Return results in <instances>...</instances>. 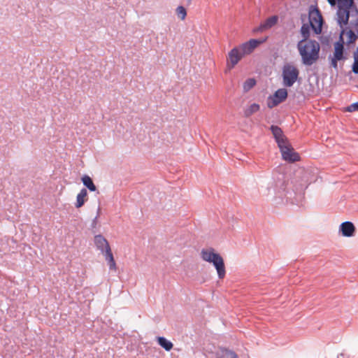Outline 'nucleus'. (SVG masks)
<instances>
[{
    "mask_svg": "<svg viewBox=\"0 0 358 358\" xmlns=\"http://www.w3.org/2000/svg\"><path fill=\"white\" fill-rule=\"evenodd\" d=\"M297 49L302 63L306 66L313 65L319 59L320 46L315 40L300 41L297 43Z\"/></svg>",
    "mask_w": 358,
    "mask_h": 358,
    "instance_id": "nucleus-1",
    "label": "nucleus"
},
{
    "mask_svg": "<svg viewBox=\"0 0 358 358\" xmlns=\"http://www.w3.org/2000/svg\"><path fill=\"white\" fill-rule=\"evenodd\" d=\"M286 182L282 174L278 173L268 182L266 187H262L261 194L264 196L271 197L273 200L283 199L286 195Z\"/></svg>",
    "mask_w": 358,
    "mask_h": 358,
    "instance_id": "nucleus-2",
    "label": "nucleus"
},
{
    "mask_svg": "<svg viewBox=\"0 0 358 358\" xmlns=\"http://www.w3.org/2000/svg\"><path fill=\"white\" fill-rule=\"evenodd\" d=\"M201 257L203 261L211 263L214 266L219 279H223L225 277L226 269L224 259L219 253L215 252L213 248L202 249Z\"/></svg>",
    "mask_w": 358,
    "mask_h": 358,
    "instance_id": "nucleus-3",
    "label": "nucleus"
},
{
    "mask_svg": "<svg viewBox=\"0 0 358 358\" xmlns=\"http://www.w3.org/2000/svg\"><path fill=\"white\" fill-rule=\"evenodd\" d=\"M94 244L98 250L104 255L108 262L110 270L116 269V264L114 260L110 247L107 240L101 234L94 236Z\"/></svg>",
    "mask_w": 358,
    "mask_h": 358,
    "instance_id": "nucleus-4",
    "label": "nucleus"
},
{
    "mask_svg": "<svg viewBox=\"0 0 358 358\" xmlns=\"http://www.w3.org/2000/svg\"><path fill=\"white\" fill-rule=\"evenodd\" d=\"M299 71L298 69L292 64H287L284 65L282 71L283 85L285 87H292L297 80Z\"/></svg>",
    "mask_w": 358,
    "mask_h": 358,
    "instance_id": "nucleus-5",
    "label": "nucleus"
},
{
    "mask_svg": "<svg viewBox=\"0 0 358 358\" xmlns=\"http://www.w3.org/2000/svg\"><path fill=\"white\" fill-rule=\"evenodd\" d=\"M322 16L320 10L316 8H310L309 10V23L310 26L316 34L322 32Z\"/></svg>",
    "mask_w": 358,
    "mask_h": 358,
    "instance_id": "nucleus-6",
    "label": "nucleus"
},
{
    "mask_svg": "<svg viewBox=\"0 0 358 358\" xmlns=\"http://www.w3.org/2000/svg\"><path fill=\"white\" fill-rule=\"evenodd\" d=\"M284 160L289 162H295L300 159L299 154L294 152L290 143L287 141L278 146Z\"/></svg>",
    "mask_w": 358,
    "mask_h": 358,
    "instance_id": "nucleus-7",
    "label": "nucleus"
},
{
    "mask_svg": "<svg viewBox=\"0 0 358 358\" xmlns=\"http://www.w3.org/2000/svg\"><path fill=\"white\" fill-rule=\"evenodd\" d=\"M343 31H342L339 39L334 43V56L332 57L336 58L339 60H345L346 57L344 56V40L343 38L342 34Z\"/></svg>",
    "mask_w": 358,
    "mask_h": 358,
    "instance_id": "nucleus-8",
    "label": "nucleus"
},
{
    "mask_svg": "<svg viewBox=\"0 0 358 358\" xmlns=\"http://www.w3.org/2000/svg\"><path fill=\"white\" fill-rule=\"evenodd\" d=\"M243 56L237 48H234L228 54V66L229 69L234 68Z\"/></svg>",
    "mask_w": 358,
    "mask_h": 358,
    "instance_id": "nucleus-9",
    "label": "nucleus"
},
{
    "mask_svg": "<svg viewBox=\"0 0 358 358\" xmlns=\"http://www.w3.org/2000/svg\"><path fill=\"white\" fill-rule=\"evenodd\" d=\"M278 20L277 15H273L267 18L264 22H262L260 25L254 29L255 31H263L264 30L269 29L275 26Z\"/></svg>",
    "mask_w": 358,
    "mask_h": 358,
    "instance_id": "nucleus-10",
    "label": "nucleus"
},
{
    "mask_svg": "<svg viewBox=\"0 0 358 358\" xmlns=\"http://www.w3.org/2000/svg\"><path fill=\"white\" fill-rule=\"evenodd\" d=\"M271 131L275 138L278 146L288 141L287 138L283 134L282 129L278 126L272 125L271 127Z\"/></svg>",
    "mask_w": 358,
    "mask_h": 358,
    "instance_id": "nucleus-11",
    "label": "nucleus"
},
{
    "mask_svg": "<svg viewBox=\"0 0 358 358\" xmlns=\"http://www.w3.org/2000/svg\"><path fill=\"white\" fill-rule=\"evenodd\" d=\"M355 227L352 222L346 221L340 225V231L345 237H351L354 235Z\"/></svg>",
    "mask_w": 358,
    "mask_h": 358,
    "instance_id": "nucleus-12",
    "label": "nucleus"
},
{
    "mask_svg": "<svg viewBox=\"0 0 358 358\" xmlns=\"http://www.w3.org/2000/svg\"><path fill=\"white\" fill-rule=\"evenodd\" d=\"M336 15L338 23L341 26L342 24H346L350 17V9L338 7Z\"/></svg>",
    "mask_w": 358,
    "mask_h": 358,
    "instance_id": "nucleus-13",
    "label": "nucleus"
},
{
    "mask_svg": "<svg viewBox=\"0 0 358 358\" xmlns=\"http://www.w3.org/2000/svg\"><path fill=\"white\" fill-rule=\"evenodd\" d=\"M87 195V191L86 189L83 188L78 194L76 197V203L75 204L76 208H80L85 203V198Z\"/></svg>",
    "mask_w": 358,
    "mask_h": 358,
    "instance_id": "nucleus-14",
    "label": "nucleus"
},
{
    "mask_svg": "<svg viewBox=\"0 0 358 358\" xmlns=\"http://www.w3.org/2000/svg\"><path fill=\"white\" fill-rule=\"evenodd\" d=\"M259 109H260L259 104L254 103L250 105L249 106H248L244 110V116L245 117H249L252 114H254V113H257V111H259Z\"/></svg>",
    "mask_w": 358,
    "mask_h": 358,
    "instance_id": "nucleus-15",
    "label": "nucleus"
},
{
    "mask_svg": "<svg viewBox=\"0 0 358 358\" xmlns=\"http://www.w3.org/2000/svg\"><path fill=\"white\" fill-rule=\"evenodd\" d=\"M82 182L83 185L91 192H95L96 190V187L95 185L94 184L92 178L87 175H85L82 178Z\"/></svg>",
    "mask_w": 358,
    "mask_h": 358,
    "instance_id": "nucleus-16",
    "label": "nucleus"
},
{
    "mask_svg": "<svg viewBox=\"0 0 358 358\" xmlns=\"http://www.w3.org/2000/svg\"><path fill=\"white\" fill-rule=\"evenodd\" d=\"M158 344L166 351H170L173 348V343L163 336L157 338Z\"/></svg>",
    "mask_w": 358,
    "mask_h": 358,
    "instance_id": "nucleus-17",
    "label": "nucleus"
},
{
    "mask_svg": "<svg viewBox=\"0 0 358 358\" xmlns=\"http://www.w3.org/2000/svg\"><path fill=\"white\" fill-rule=\"evenodd\" d=\"M273 95L275 99H277V100L282 103L287 97V91L285 88H280L276 90Z\"/></svg>",
    "mask_w": 358,
    "mask_h": 358,
    "instance_id": "nucleus-18",
    "label": "nucleus"
},
{
    "mask_svg": "<svg viewBox=\"0 0 358 358\" xmlns=\"http://www.w3.org/2000/svg\"><path fill=\"white\" fill-rule=\"evenodd\" d=\"M310 24H303L301 27V34L302 35L303 39L301 41H308V38L310 36Z\"/></svg>",
    "mask_w": 358,
    "mask_h": 358,
    "instance_id": "nucleus-19",
    "label": "nucleus"
},
{
    "mask_svg": "<svg viewBox=\"0 0 358 358\" xmlns=\"http://www.w3.org/2000/svg\"><path fill=\"white\" fill-rule=\"evenodd\" d=\"M256 85V80L254 78L247 79L243 85L244 92H247Z\"/></svg>",
    "mask_w": 358,
    "mask_h": 358,
    "instance_id": "nucleus-20",
    "label": "nucleus"
},
{
    "mask_svg": "<svg viewBox=\"0 0 358 358\" xmlns=\"http://www.w3.org/2000/svg\"><path fill=\"white\" fill-rule=\"evenodd\" d=\"M353 3V0H338V7L350 9Z\"/></svg>",
    "mask_w": 358,
    "mask_h": 358,
    "instance_id": "nucleus-21",
    "label": "nucleus"
},
{
    "mask_svg": "<svg viewBox=\"0 0 358 358\" xmlns=\"http://www.w3.org/2000/svg\"><path fill=\"white\" fill-rule=\"evenodd\" d=\"M281 102L277 100V99L274 98L273 95H270L267 99V106L269 108H273V107L278 106Z\"/></svg>",
    "mask_w": 358,
    "mask_h": 358,
    "instance_id": "nucleus-22",
    "label": "nucleus"
},
{
    "mask_svg": "<svg viewBox=\"0 0 358 358\" xmlns=\"http://www.w3.org/2000/svg\"><path fill=\"white\" fill-rule=\"evenodd\" d=\"M281 102L277 100V99L274 98L273 95H270L267 99V106L269 108H273V107L278 106Z\"/></svg>",
    "mask_w": 358,
    "mask_h": 358,
    "instance_id": "nucleus-23",
    "label": "nucleus"
},
{
    "mask_svg": "<svg viewBox=\"0 0 358 358\" xmlns=\"http://www.w3.org/2000/svg\"><path fill=\"white\" fill-rule=\"evenodd\" d=\"M238 49H239L240 52L243 56H244L246 54H250L251 52L250 49H249V46L247 43V42L243 43L239 47H236Z\"/></svg>",
    "mask_w": 358,
    "mask_h": 358,
    "instance_id": "nucleus-24",
    "label": "nucleus"
},
{
    "mask_svg": "<svg viewBox=\"0 0 358 358\" xmlns=\"http://www.w3.org/2000/svg\"><path fill=\"white\" fill-rule=\"evenodd\" d=\"M176 13L178 17H180L181 20H185L187 15L186 9L185 8V7L182 6H178V8H176Z\"/></svg>",
    "mask_w": 358,
    "mask_h": 358,
    "instance_id": "nucleus-25",
    "label": "nucleus"
},
{
    "mask_svg": "<svg viewBox=\"0 0 358 358\" xmlns=\"http://www.w3.org/2000/svg\"><path fill=\"white\" fill-rule=\"evenodd\" d=\"M221 358H238V357L234 352H233L231 350H224V351H222V355Z\"/></svg>",
    "mask_w": 358,
    "mask_h": 358,
    "instance_id": "nucleus-26",
    "label": "nucleus"
},
{
    "mask_svg": "<svg viewBox=\"0 0 358 358\" xmlns=\"http://www.w3.org/2000/svg\"><path fill=\"white\" fill-rule=\"evenodd\" d=\"M347 35H348V41H347L348 44L354 43L357 38V36L351 29H350L349 31H347Z\"/></svg>",
    "mask_w": 358,
    "mask_h": 358,
    "instance_id": "nucleus-27",
    "label": "nucleus"
},
{
    "mask_svg": "<svg viewBox=\"0 0 358 358\" xmlns=\"http://www.w3.org/2000/svg\"><path fill=\"white\" fill-rule=\"evenodd\" d=\"M249 49H250L251 52L257 46L258 44L260 43V41L257 39H250L247 42Z\"/></svg>",
    "mask_w": 358,
    "mask_h": 358,
    "instance_id": "nucleus-28",
    "label": "nucleus"
},
{
    "mask_svg": "<svg viewBox=\"0 0 358 358\" xmlns=\"http://www.w3.org/2000/svg\"><path fill=\"white\" fill-rule=\"evenodd\" d=\"M345 111L352 113L358 111V102H355L345 108Z\"/></svg>",
    "mask_w": 358,
    "mask_h": 358,
    "instance_id": "nucleus-29",
    "label": "nucleus"
},
{
    "mask_svg": "<svg viewBox=\"0 0 358 358\" xmlns=\"http://www.w3.org/2000/svg\"><path fill=\"white\" fill-rule=\"evenodd\" d=\"M329 59H331V66L334 68L335 70L338 69V61H340L339 59H337L336 58H334L331 56H329Z\"/></svg>",
    "mask_w": 358,
    "mask_h": 358,
    "instance_id": "nucleus-30",
    "label": "nucleus"
},
{
    "mask_svg": "<svg viewBox=\"0 0 358 358\" xmlns=\"http://www.w3.org/2000/svg\"><path fill=\"white\" fill-rule=\"evenodd\" d=\"M352 71L355 73V74H358V61L357 62H354V64L352 65Z\"/></svg>",
    "mask_w": 358,
    "mask_h": 358,
    "instance_id": "nucleus-31",
    "label": "nucleus"
},
{
    "mask_svg": "<svg viewBox=\"0 0 358 358\" xmlns=\"http://www.w3.org/2000/svg\"><path fill=\"white\" fill-rule=\"evenodd\" d=\"M327 1L331 6H334L336 4V3H338V0H327Z\"/></svg>",
    "mask_w": 358,
    "mask_h": 358,
    "instance_id": "nucleus-32",
    "label": "nucleus"
},
{
    "mask_svg": "<svg viewBox=\"0 0 358 358\" xmlns=\"http://www.w3.org/2000/svg\"><path fill=\"white\" fill-rule=\"evenodd\" d=\"M354 60H355V62L358 61V48H357L356 52L354 53Z\"/></svg>",
    "mask_w": 358,
    "mask_h": 358,
    "instance_id": "nucleus-33",
    "label": "nucleus"
},
{
    "mask_svg": "<svg viewBox=\"0 0 358 358\" xmlns=\"http://www.w3.org/2000/svg\"><path fill=\"white\" fill-rule=\"evenodd\" d=\"M357 87H358V85H357Z\"/></svg>",
    "mask_w": 358,
    "mask_h": 358,
    "instance_id": "nucleus-34",
    "label": "nucleus"
}]
</instances>
